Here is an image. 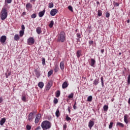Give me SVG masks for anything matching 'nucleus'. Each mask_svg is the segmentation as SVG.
Segmentation results:
<instances>
[{
	"label": "nucleus",
	"mask_w": 130,
	"mask_h": 130,
	"mask_svg": "<svg viewBox=\"0 0 130 130\" xmlns=\"http://www.w3.org/2000/svg\"><path fill=\"white\" fill-rule=\"evenodd\" d=\"M51 122L48 120L43 121L41 123V127L43 130H47L51 128Z\"/></svg>",
	"instance_id": "1"
},
{
	"label": "nucleus",
	"mask_w": 130,
	"mask_h": 130,
	"mask_svg": "<svg viewBox=\"0 0 130 130\" xmlns=\"http://www.w3.org/2000/svg\"><path fill=\"white\" fill-rule=\"evenodd\" d=\"M57 41L58 42H64L66 41V33L64 31H61L57 36Z\"/></svg>",
	"instance_id": "2"
},
{
	"label": "nucleus",
	"mask_w": 130,
	"mask_h": 130,
	"mask_svg": "<svg viewBox=\"0 0 130 130\" xmlns=\"http://www.w3.org/2000/svg\"><path fill=\"white\" fill-rule=\"evenodd\" d=\"M0 17L2 21H4L7 19L8 17V12L6 8L2 9L1 12Z\"/></svg>",
	"instance_id": "3"
},
{
	"label": "nucleus",
	"mask_w": 130,
	"mask_h": 130,
	"mask_svg": "<svg viewBox=\"0 0 130 130\" xmlns=\"http://www.w3.org/2000/svg\"><path fill=\"white\" fill-rule=\"evenodd\" d=\"M35 43V41L34 40V38L32 37H29L27 40V44L28 45H32Z\"/></svg>",
	"instance_id": "4"
},
{
	"label": "nucleus",
	"mask_w": 130,
	"mask_h": 130,
	"mask_svg": "<svg viewBox=\"0 0 130 130\" xmlns=\"http://www.w3.org/2000/svg\"><path fill=\"white\" fill-rule=\"evenodd\" d=\"M6 41H7V36H2L0 38V42H1V43H2V44H4V43H5V42H6Z\"/></svg>",
	"instance_id": "5"
},
{
	"label": "nucleus",
	"mask_w": 130,
	"mask_h": 130,
	"mask_svg": "<svg viewBox=\"0 0 130 130\" xmlns=\"http://www.w3.org/2000/svg\"><path fill=\"white\" fill-rule=\"evenodd\" d=\"M51 86H52V81H50L48 83L47 85L46 86V90L47 91H48V90H49V89H50V88H51Z\"/></svg>",
	"instance_id": "6"
},
{
	"label": "nucleus",
	"mask_w": 130,
	"mask_h": 130,
	"mask_svg": "<svg viewBox=\"0 0 130 130\" xmlns=\"http://www.w3.org/2000/svg\"><path fill=\"white\" fill-rule=\"evenodd\" d=\"M41 118V114H38L35 118V123H38L39 122V121L40 120V119Z\"/></svg>",
	"instance_id": "7"
},
{
	"label": "nucleus",
	"mask_w": 130,
	"mask_h": 130,
	"mask_svg": "<svg viewBox=\"0 0 130 130\" xmlns=\"http://www.w3.org/2000/svg\"><path fill=\"white\" fill-rule=\"evenodd\" d=\"M58 11L56 9H52L51 11H50V15L51 16H55L56 14H57L58 13Z\"/></svg>",
	"instance_id": "8"
},
{
	"label": "nucleus",
	"mask_w": 130,
	"mask_h": 130,
	"mask_svg": "<svg viewBox=\"0 0 130 130\" xmlns=\"http://www.w3.org/2000/svg\"><path fill=\"white\" fill-rule=\"evenodd\" d=\"M34 118V116H33V113L31 112L28 114V120L29 121H32Z\"/></svg>",
	"instance_id": "9"
},
{
	"label": "nucleus",
	"mask_w": 130,
	"mask_h": 130,
	"mask_svg": "<svg viewBox=\"0 0 130 130\" xmlns=\"http://www.w3.org/2000/svg\"><path fill=\"white\" fill-rule=\"evenodd\" d=\"M96 63V60L94 59L93 58L91 59L90 64V66L91 67H92V68H95V64Z\"/></svg>",
	"instance_id": "10"
},
{
	"label": "nucleus",
	"mask_w": 130,
	"mask_h": 130,
	"mask_svg": "<svg viewBox=\"0 0 130 130\" xmlns=\"http://www.w3.org/2000/svg\"><path fill=\"white\" fill-rule=\"evenodd\" d=\"M127 118H128V115L125 114L124 116V121L126 124H127V123H128V120L127 119Z\"/></svg>",
	"instance_id": "11"
},
{
	"label": "nucleus",
	"mask_w": 130,
	"mask_h": 130,
	"mask_svg": "<svg viewBox=\"0 0 130 130\" xmlns=\"http://www.w3.org/2000/svg\"><path fill=\"white\" fill-rule=\"evenodd\" d=\"M45 14V9L43 10L42 11H41L39 13V16L40 18H42L44 16V14Z\"/></svg>",
	"instance_id": "12"
},
{
	"label": "nucleus",
	"mask_w": 130,
	"mask_h": 130,
	"mask_svg": "<svg viewBox=\"0 0 130 130\" xmlns=\"http://www.w3.org/2000/svg\"><path fill=\"white\" fill-rule=\"evenodd\" d=\"M94 86H97L99 84V78H96L93 82Z\"/></svg>",
	"instance_id": "13"
},
{
	"label": "nucleus",
	"mask_w": 130,
	"mask_h": 130,
	"mask_svg": "<svg viewBox=\"0 0 130 130\" xmlns=\"http://www.w3.org/2000/svg\"><path fill=\"white\" fill-rule=\"evenodd\" d=\"M68 86L69 84H68V82L67 81L64 82L62 85V89H66V88H68Z\"/></svg>",
	"instance_id": "14"
},
{
	"label": "nucleus",
	"mask_w": 130,
	"mask_h": 130,
	"mask_svg": "<svg viewBox=\"0 0 130 130\" xmlns=\"http://www.w3.org/2000/svg\"><path fill=\"white\" fill-rule=\"evenodd\" d=\"M36 32L37 34L40 35L42 33V30H41V27H38L36 29Z\"/></svg>",
	"instance_id": "15"
},
{
	"label": "nucleus",
	"mask_w": 130,
	"mask_h": 130,
	"mask_svg": "<svg viewBox=\"0 0 130 130\" xmlns=\"http://www.w3.org/2000/svg\"><path fill=\"white\" fill-rule=\"evenodd\" d=\"M93 125H94V122L93 121L90 120L88 123V127L91 129Z\"/></svg>",
	"instance_id": "16"
},
{
	"label": "nucleus",
	"mask_w": 130,
	"mask_h": 130,
	"mask_svg": "<svg viewBox=\"0 0 130 130\" xmlns=\"http://www.w3.org/2000/svg\"><path fill=\"white\" fill-rule=\"evenodd\" d=\"M58 71H59V68H58V65L56 64L54 67V71L55 72V73H57Z\"/></svg>",
	"instance_id": "17"
},
{
	"label": "nucleus",
	"mask_w": 130,
	"mask_h": 130,
	"mask_svg": "<svg viewBox=\"0 0 130 130\" xmlns=\"http://www.w3.org/2000/svg\"><path fill=\"white\" fill-rule=\"evenodd\" d=\"M76 55L78 58H80V56L82 55V51L78 50L76 52Z\"/></svg>",
	"instance_id": "18"
},
{
	"label": "nucleus",
	"mask_w": 130,
	"mask_h": 130,
	"mask_svg": "<svg viewBox=\"0 0 130 130\" xmlns=\"http://www.w3.org/2000/svg\"><path fill=\"white\" fill-rule=\"evenodd\" d=\"M60 68L61 71L64 70V63L63 62V61H62L60 63Z\"/></svg>",
	"instance_id": "19"
},
{
	"label": "nucleus",
	"mask_w": 130,
	"mask_h": 130,
	"mask_svg": "<svg viewBox=\"0 0 130 130\" xmlns=\"http://www.w3.org/2000/svg\"><path fill=\"white\" fill-rule=\"evenodd\" d=\"M38 87H39V88H40V89H42V88H43V87H44V83H43V82H40L38 83Z\"/></svg>",
	"instance_id": "20"
},
{
	"label": "nucleus",
	"mask_w": 130,
	"mask_h": 130,
	"mask_svg": "<svg viewBox=\"0 0 130 130\" xmlns=\"http://www.w3.org/2000/svg\"><path fill=\"white\" fill-rule=\"evenodd\" d=\"M14 39L15 41H18V40H20V36H19V35H15Z\"/></svg>",
	"instance_id": "21"
},
{
	"label": "nucleus",
	"mask_w": 130,
	"mask_h": 130,
	"mask_svg": "<svg viewBox=\"0 0 130 130\" xmlns=\"http://www.w3.org/2000/svg\"><path fill=\"white\" fill-rule=\"evenodd\" d=\"M117 126H119L120 127H124V124H123L122 123L117 122L116 124Z\"/></svg>",
	"instance_id": "22"
},
{
	"label": "nucleus",
	"mask_w": 130,
	"mask_h": 130,
	"mask_svg": "<svg viewBox=\"0 0 130 130\" xmlns=\"http://www.w3.org/2000/svg\"><path fill=\"white\" fill-rule=\"evenodd\" d=\"M5 122H6V118H3L0 121V125H4V124H5Z\"/></svg>",
	"instance_id": "23"
},
{
	"label": "nucleus",
	"mask_w": 130,
	"mask_h": 130,
	"mask_svg": "<svg viewBox=\"0 0 130 130\" xmlns=\"http://www.w3.org/2000/svg\"><path fill=\"white\" fill-rule=\"evenodd\" d=\"M55 115L56 117H59V115H60V113H59V110L58 109H57L55 112Z\"/></svg>",
	"instance_id": "24"
},
{
	"label": "nucleus",
	"mask_w": 130,
	"mask_h": 130,
	"mask_svg": "<svg viewBox=\"0 0 130 130\" xmlns=\"http://www.w3.org/2000/svg\"><path fill=\"white\" fill-rule=\"evenodd\" d=\"M93 99V97L92 96V95H90L87 98V101L88 102H92V100Z\"/></svg>",
	"instance_id": "25"
},
{
	"label": "nucleus",
	"mask_w": 130,
	"mask_h": 130,
	"mask_svg": "<svg viewBox=\"0 0 130 130\" xmlns=\"http://www.w3.org/2000/svg\"><path fill=\"white\" fill-rule=\"evenodd\" d=\"M31 8H32V5L30 3H27L26 5V9L28 10V9H30Z\"/></svg>",
	"instance_id": "26"
},
{
	"label": "nucleus",
	"mask_w": 130,
	"mask_h": 130,
	"mask_svg": "<svg viewBox=\"0 0 130 130\" xmlns=\"http://www.w3.org/2000/svg\"><path fill=\"white\" fill-rule=\"evenodd\" d=\"M53 25H54V22L53 20H51L50 24H49V27L50 28H52V27H53Z\"/></svg>",
	"instance_id": "27"
},
{
	"label": "nucleus",
	"mask_w": 130,
	"mask_h": 130,
	"mask_svg": "<svg viewBox=\"0 0 130 130\" xmlns=\"http://www.w3.org/2000/svg\"><path fill=\"white\" fill-rule=\"evenodd\" d=\"M60 96V91L57 90L56 92V97L58 98Z\"/></svg>",
	"instance_id": "28"
},
{
	"label": "nucleus",
	"mask_w": 130,
	"mask_h": 130,
	"mask_svg": "<svg viewBox=\"0 0 130 130\" xmlns=\"http://www.w3.org/2000/svg\"><path fill=\"white\" fill-rule=\"evenodd\" d=\"M66 119L67 121H71V120H72V118H71V117H69L68 115H66Z\"/></svg>",
	"instance_id": "29"
},
{
	"label": "nucleus",
	"mask_w": 130,
	"mask_h": 130,
	"mask_svg": "<svg viewBox=\"0 0 130 130\" xmlns=\"http://www.w3.org/2000/svg\"><path fill=\"white\" fill-rule=\"evenodd\" d=\"M104 111H107L108 110V106L104 105L103 107Z\"/></svg>",
	"instance_id": "30"
},
{
	"label": "nucleus",
	"mask_w": 130,
	"mask_h": 130,
	"mask_svg": "<svg viewBox=\"0 0 130 130\" xmlns=\"http://www.w3.org/2000/svg\"><path fill=\"white\" fill-rule=\"evenodd\" d=\"M98 16H99V17H101V16H102V11L101 10L98 11Z\"/></svg>",
	"instance_id": "31"
},
{
	"label": "nucleus",
	"mask_w": 130,
	"mask_h": 130,
	"mask_svg": "<svg viewBox=\"0 0 130 130\" xmlns=\"http://www.w3.org/2000/svg\"><path fill=\"white\" fill-rule=\"evenodd\" d=\"M76 36L78 38V39H77V41H79L80 38H81V34L78 33V34H77Z\"/></svg>",
	"instance_id": "32"
},
{
	"label": "nucleus",
	"mask_w": 130,
	"mask_h": 130,
	"mask_svg": "<svg viewBox=\"0 0 130 130\" xmlns=\"http://www.w3.org/2000/svg\"><path fill=\"white\" fill-rule=\"evenodd\" d=\"M53 73V71L52 70H50V71L48 72V77H50L51 75Z\"/></svg>",
	"instance_id": "33"
},
{
	"label": "nucleus",
	"mask_w": 130,
	"mask_h": 130,
	"mask_svg": "<svg viewBox=\"0 0 130 130\" xmlns=\"http://www.w3.org/2000/svg\"><path fill=\"white\" fill-rule=\"evenodd\" d=\"M101 81L102 83V87H104V81H103V77H101Z\"/></svg>",
	"instance_id": "34"
},
{
	"label": "nucleus",
	"mask_w": 130,
	"mask_h": 130,
	"mask_svg": "<svg viewBox=\"0 0 130 130\" xmlns=\"http://www.w3.org/2000/svg\"><path fill=\"white\" fill-rule=\"evenodd\" d=\"M127 82V85H130V74L128 76Z\"/></svg>",
	"instance_id": "35"
},
{
	"label": "nucleus",
	"mask_w": 130,
	"mask_h": 130,
	"mask_svg": "<svg viewBox=\"0 0 130 130\" xmlns=\"http://www.w3.org/2000/svg\"><path fill=\"white\" fill-rule=\"evenodd\" d=\"M53 3L52 2L49 3V6H48V8L49 9H51V8H52L53 7Z\"/></svg>",
	"instance_id": "36"
},
{
	"label": "nucleus",
	"mask_w": 130,
	"mask_h": 130,
	"mask_svg": "<svg viewBox=\"0 0 130 130\" xmlns=\"http://www.w3.org/2000/svg\"><path fill=\"white\" fill-rule=\"evenodd\" d=\"M68 98L69 99H72V98H74V93H71L69 96H68Z\"/></svg>",
	"instance_id": "37"
},
{
	"label": "nucleus",
	"mask_w": 130,
	"mask_h": 130,
	"mask_svg": "<svg viewBox=\"0 0 130 130\" xmlns=\"http://www.w3.org/2000/svg\"><path fill=\"white\" fill-rule=\"evenodd\" d=\"M24 30H20L19 31V34H20V37H22L23 35H24Z\"/></svg>",
	"instance_id": "38"
},
{
	"label": "nucleus",
	"mask_w": 130,
	"mask_h": 130,
	"mask_svg": "<svg viewBox=\"0 0 130 130\" xmlns=\"http://www.w3.org/2000/svg\"><path fill=\"white\" fill-rule=\"evenodd\" d=\"M21 100L22 101L26 102V96L25 95H22Z\"/></svg>",
	"instance_id": "39"
},
{
	"label": "nucleus",
	"mask_w": 130,
	"mask_h": 130,
	"mask_svg": "<svg viewBox=\"0 0 130 130\" xmlns=\"http://www.w3.org/2000/svg\"><path fill=\"white\" fill-rule=\"evenodd\" d=\"M112 126H113V122H111L109 125V128L110 129L112 128Z\"/></svg>",
	"instance_id": "40"
},
{
	"label": "nucleus",
	"mask_w": 130,
	"mask_h": 130,
	"mask_svg": "<svg viewBox=\"0 0 130 130\" xmlns=\"http://www.w3.org/2000/svg\"><path fill=\"white\" fill-rule=\"evenodd\" d=\"M42 64L43 66H45V58H42Z\"/></svg>",
	"instance_id": "41"
},
{
	"label": "nucleus",
	"mask_w": 130,
	"mask_h": 130,
	"mask_svg": "<svg viewBox=\"0 0 130 130\" xmlns=\"http://www.w3.org/2000/svg\"><path fill=\"white\" fill-rule=\"evenodd\" d=\"M68 9L71 11V12H74V10H73V7H72V6H68Z\"/></svg>",
	"instance_id": "42"
},
{
	"label": "nucleus",
	"mask_w": 130,
	"mask_h": 130,
	"mask_svg": "<svg viewBox=\"0 0 130 130\" xmlns=\"http://www.w3.org/2000/svg\"><path fill=\"white\" fill-rule=\"evenodd\" d=\"M54 104H57V103H58V100H57V99L55 98L53 101Z\"/></svg>",
	"instance_id": "43"
},
{
	"label": "nucleus",
	"mask_w": 130,
	"mask_h": 130,
	"mask_svg": "<svg viewBox=\"0 0 130 130\" xmlns=\"http://www.w3.org/2000/svg\"><path fill=\"white\" fill-rule=\"evenodd\" d=\"M109 17H110V14L108 12H107L106 13V17L109 18Z\"/></svg>",
	"instance_id": "44"
},
{
	"label": "nucleus",
	"mask_w": 130,
	"mask_h": 130,
	"mask_svg": "<svg viewBox=\"0 0 130 130\" xmlns=\"http://www.w3.org/2000/svg\"><path fill=\"white\" fill-rule=\"evenodd\" d=\"M113 5L115 6V7H119V4L117 3H115L114 1H113Z\"/></svg>",
	"instance_id": "45"
},
{
	"label": "nucleus",
	"mask_w": 130,
	"mask_h": 130,
	"mask_svg": "<svg viewBox=\"0 0 130 130\" xmlns=\"http://www.w3.org/2000/svg\"><path fill=\"white\" fill-rule=\"evenodd\" d=\"M37 17V15H36V14L34 13L32 15H31V18L35 19V18H36Z\"/></svg>",
	"instance_id": "46"
},
{
	"label": "nucleus",
	"mask_w": 130,
	"mask_h": 130,
	"mask_svg": "<svg viewBox=\"0 0 130 130\" xmlns=\"http://www.w3.org/2000/svg\"><path fill=\"white\" fill-rule=\"evenodd\" d=\"M26 127V129L30 130L31 127V125H27Z\"/></svg>",
	"instance_id": "47"
},
{
	"label": "nucleus",
	"mask_w": 130,
	"mask_h": 130,
	"mask_svg": "<svg viewBox=\"0 0 130 130\" xmlns=\"http://www.w3.org/2000/svg\"><path fill=\"white\" fill-rule=\"evenodd\" d=\"M89 45H93V44H94V41H89Z\"/></svg>",
	"instance_id": "48"
},
{
	"label": "nucleus",
	"mask_w": 130,
	"mask_h": 130,
	"mask_svg": "<svg viewBox=\"0 0 130 130\" xmlns=\"http://www.w3.org/2000/svg\"><path fill=\"white\" fill-rule=\"evenodd\" d=\"M21 29L22 31H25V25L24 24L21 25Z\"/></svg>",
	"instance_id": "49"
},
{
	"label": "nucleus",
	"mask_w": 130,
	"mask_h": 130,
	"mask_svg": "<svg viewBox=\"0 0 130 130\" xmlns=\"http://www.w3.org/2000/svg\"><path fill=\"white\" fill-rule=\"evenodd\" d=\"M67 124H64V125H63V130L67 129Z\"/></svg>",
	"instance_id": "50"
},
{
	"label": "nucleus",
	"mask_w": 130,
	"mask_h": 130,
	"mask_svg": "<svg viewBox=\"0 0 130 130\" xmlns=\"http://www.w3.org/2000/svg\"><path fill=\"white\" fill-rule=\"evenodd\" d=\"M12 0H6L7 4H11Z\"/></svg>",
	"instance_id": "51"
},
{
	"label": "nucleus",
	"mask_w": 130,
	"mask_h": 130,
	"mask_svg": "<svg viewBox=\"0 0 130 130\" xmlns=\"http://www.w3.org/2000/svg\"><path fill=\"white\" fill-rule=\"evenodd\" d=\"M39 129H41V127L40 126H38L35 130H39Z\"/></svg>",
	"instance_id": "52"
},
{
	"label": "nucleus",
	"mask_w": 130,
	"mask_h": 130,
	"mask_svg": "<svg viewBox=\"0 0 130 130\" xmlns=\"http://www.w3.org/2000/svg\"><path fill=\"white\" fill-rule=\"evenodd\" d=\"M3 97H1L0 98V103H2V102H3Z\"/></svg>",
	"instance_id": "53"
},
{
	"label": "nucleus",
	"mask_w": 130,
	"mask_h": 130,
	"mask_svg": "<svg viewBox=\"0 0 130 130\" xmlns=\"http://www.w3.org/2000/svg\"><path fill=\"white\" fill-rule=\"evenodd\" d=\"M73 108H74V109L75 110H76V109H77V106L74 105V106H73Z\"/></svg>",
	"instance_id": "54"
},
{
	"label": "nucleus",
	"mask_w": 130,
	"mask_h": 130,
	"mask_svg": "<svg viewBox=\"0 0 130 130\" xmlns=\"http://www.w3.org/2000/svg\"><path fill=\"white\" fill-rule=\"evenodd\" d=\"M101 52L102 53H103L104 52V49H102L101 50Z\"/></svg>",
	"instance_id": "55"
},
{
	"label": "nucleus",
	"mask_w": 130,
	"mask_h": 130,
	"mask_svg": "<svg viewBox=\"0 0 130 130\" xmlns=\"http://www.w3.org/2000/svg\"><path fill=\"white\" fill-rule=\"evenodd\" d=\"M68 111L69 113H71V109L70 108V107H68Z\"/></svg>",
	"instance_id": "56"
},
{
	"label": "nucleus",
	"mask_w": 130,
	"mask_h": 130,
	"mask_svg": "<svg viewBox=\"0 0 130 130\" xmlns=\"http://www.w3.org/2000/svg\"><path fill=\"white\" fill-rule=\"evenodd\" d=\"M35 1L36 0H30V3H35Z\"/></svg>",
	"instance_id": "57"
},
{
	"label": "nucleus",
	"mask_w": 130,
	"mask_h": 130,
	"mask_svg": "<svg viewBox=\"0 0 130 130\" xmlns=\"http://www.w3.org/2000/svg\"><path fill=\"white\" fill-rule=\"evenodd\" d=\"M128 104H130V98L128 100Z\"/></svg>",
	"instance_id": "58"
},
{
	"label": "nucleus",
	"mask_w": 130,
	"mask_h": 130,
	"mask_svg": "<svg viewBox=\"0 0 130 130\" xmlns=\"http://www.w3.org/2000/svg\"><path fill=\"white\" fill-rule=\"evenodd\" d=\"M22 15H26V12H23Z\"/></svg>",
	"instance_id": "59"
},
{
	"label": "nucleus",
	"mask_w": 130,
	"mask_h": 130,
	"mask_svg": "<svg viewBox=\"0 0 130 130\" xmlns=\"http://www.w3.org/2000/svg\"><path fill=\"white\" fill-rule=\"evenodd\" d=\"M127 23H129V19L127 20Z\"/></svg>",
	"instance_id": "60"
},
{
	"label": "nucleus",
	"mask_w": 130,
	"mask_h": 130,
	"mask_svg": "<svg viewBox=\"0 0 130 130\" xmlns=\"http://www.w3.org/2000/svg\"><path fill=\"white\" fill-rule=\"evenodd\" d=\"M6 78H9V75H6Z\"/></svg>",
	"instance_id": "61"
},
{
	"label": "nucleus",
	"mask_w": 130,
	"mask_h": 130,
	"mask_svg": "<svg viewBox=\"0 0 130 130\" xmlns=\"http://www.w3.org/2000/svg\"><path fill=\"white\" fill-rule=\"evenodd\" d=\"M8 76H11V73H8Z\"/></svg>",
	"instance_id": "62"
},
{
	"label": "nucleus",
	"mask_w": 130,
	"mask_h": 130,
	"mask_svg": "<svg viewBox=\"0 0 130 130\" xmlns=\"http://www.w3.org/2000/svg\"><path fill=\"white\" fill-rule=\"evenodd\" d=\"M74 105H75V106H76L77 105V102H75V104H74Z\"/></svg>",
	"instance_id": "63"
},
{
	"label": "nucleus",
	"mask_w": 130,
	"mask_h": 130,
	"mask_svg": "<svg viewBox=\"0 0 130 130\" xmlns=\"http://www.w3.org/2000/svg\"><path fill=\"white\" fill-rule=\"evenodd\" d=\"M119 55H121V52L119 53Z\"/></svg>",
	"instance_id": "64"
}]
</instances>
